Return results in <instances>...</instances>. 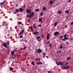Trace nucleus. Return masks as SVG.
I'll use <instances>...</instances> for the list:
<instances>
[{"instance_id": "nucleus-1", "label": "nucleus", "mask_w": 73, "mask_h": 73, "mask_svg": "<svg viewBox=\"0 0 73 73\" xmlns=\"http://www.w3.org/2000/svg\"><path fill=\"white\" fill-rule=\"evenodd\" d=\"M3 23V26L5 27L4 32L5 33H7L8 31V23L6 22H4Z\"/></svg>"}, {"instance_id": "nucleus-2", "label": "nucleus", "mask_w": 73, "mask_h": 73, "mask_svg": "<svg viewBox=\"0 0 73 73\" xmlns=\"http://www.w3.org/2000/svg\"><path fill=\"white\" fill-rule=\"evenodd\" d=\"M34 14H35V13H33V12H32L31 13H30L29 16V18H31V17L34 15Z\"/></svg>"}, {"instance_id": "nucleus-3", "label": "nucleus", "mask_w": 73, "mask_h": 73, "mask_svg": "<svg viewBox=\"0 0 73 73\" xmlns=\"http://www.w3.org/2000/svg\"><path fill=\"white\" fill-rule=\"evenodd\" d=\"M24 32V29H23L21 31L19 34V35H23V33Z\"/></svg>"}, {"instance_id": "nucleus-4", "label": "nucleus", "mask_w": 73, "mask_h": 73, "mask_svg": "<svg viewBox=\"0 0 73 73\" xmlns=\"http://www.w3.org/2000/svg\"><path fill=\"white\" fill-rule=\"evenodd\" d=\"M26 11L27 13H28L29 14V13H30L32 12L31 10H28V9H27L26 10Z\"/></svg>"}, {"instance_id": "nucleus-5", "label": "nucleus", "mask_w": 73, "mask_h": 73, "mask_svg": "<svg viewBox=\"0 0 73 73\" xmlns=\"http://www.w3.org/2000/svg\"><path fill=\"white\" fill-rule=\"evenodd\" d=\"M3 45L6 48H7V43L5 42H4L3 44Z\"/></svg>"}, {"instance_id": "nucleus-6", "label": "nucleus", "mask_w": 73, "mask_h": 73, "mask_svg": "<svg viewBox=\"0 0 73 73\" xmlns=\"http://www.w3.org/2000/svg\"><path fill=\"white\" fill-rule=\"evenodd\" d=\"M19 10L20 12H22L23 11V9L22 8H19Z\"/></svg>"}, {"instance_id": "nucleus-7", "label": "nucleus", "mask_w": 73, "mask_h": 73, "mask_svg": "<svg viewBox=\"0 0 73 73\" xmlns=\"http://www.w3.org/2000/svg\"><path fill=\"white\" fill-rule=\"evenodd\" d=\"M59 34V32H55L54 33V35H58Z\"/></svg>"}, {"instance_id": "nucleus-8", "label": "nucleus", "mask_w": 73, "mask_h": 73, "mask_svg": "<svg viewBox=\"0 0 73 73\" xmlns=\"http://www.w3.org/2000/svg\"><path fill=\"white\" fill-rule=\"evenodd\" d=\"M41 51H42V50H40V49L39 48L38 50L37 53H40H40H41Z\"/></svg>"}, {"instance_id": "nucleus-9", "label": "nucleus", "mask_w": 73, "mask_h": 73, "mask_svg": "<svg viewBox=\"0 0 73 73\" xmlns=\"http://www.w3.org/2000/svg\"><path fill=\"white\" fill-rule=\"evenodd\" d=\"M47 36H46L47 40H48L49 39V36H50L49 34V33H48L47 34Z\"/></svg>"}, {"instance_id": "nucleus-10", "label": "nucleus", "mask_w": 73, "mask_h": 73, "mask_svg": "<svg viewBox=\"0 0 73 73\" xmlns=\"http://www.w3.org/2000/svg\"><path fill=\"white\" fill-rule=\"evenodd\" d=\"M46 9L45 8V7H43L42 8V11H46Z\"/></svg>"}, {"instance_id": "nucleus-11", "label": "nucleus", "mask_w": 73, "mask_h": 73, "mask_svg": "<svg viewBox=\"0 0 73 73\" xmlns=\"http://www.w3.org/2000/svg\"><path fill=\"white\" fill-rule=\"evenodd\" d=\"M53 2L52 1H50V5H52V4H53Z\"/></svg>"}, {"instance_id": "nucleus-12", "label": "nucleus", "mask_w": 73, "mask_h": 73, "mask_svg": "<svg viewBox=\"0 0 73 73\" xmlns=\"http://www.w3.org/2000/svg\"><path fill=\"white\" fill-rule=\"evenodd\" d=\"M36 64H37V65H41V64H42V63H41V62H39L38 63H36Z\"/></svg>"}, {"instance_id": "nucleus-13", "label": "nucleus", "mask_w": 73, "mask_h": 73, "mask_svg": "<svg viewBox=\"0 0 73 73\" xmlns=\"http://www.w3.org/2000/svg\"><path fill=\"white\" fill-rule=\"evenodd\" d=\"M72 58V57H68L67 58V60L68 61H69L70 60V59Z\"/></svg>"}, {"instance_id": "nucleus-14", "label": "nucleus", "mask_w": 73, "mask_h": 73, "mask_svg": "<svg viewBox=\"0 0 73 73\" xmlns=\"http://www.w3.org/2000/svg\"><path fill=\"white\" fill-rule=\"evenodd\" d=\"M57 13H58V14H60L61 13V11H59L57 12Z\"/></svg>"}, {"instance_id": "nucleus-15", "label": "nucleus", "mask_w": 73, "mask_h": 73, "mask_svg": "<svg viewBox=\"0 0 73 73\" xmlns=\"http://www.w3.org/2000/svg\"><path fill=\"white\" fill-rule=\"evenodd\" d=\"M39 12V9H36L35 10V12Z\"/></svg>"}, {"instance_id": "nucleus-16", "label": "nucleus", "mask_w": 73, "mask_h": 73, "mask_svg": "<svg viewBox=\"0 0 73 73\" xmlns=\"http://www.w3.org/2000/svg\"><path fill=\"white\" fill-rule=\"evenodd\" d=\"M42 18H40L39 20V22H41V21H42Z\"/></svg>"}, {"instance_id": "nucleus-17", "label": "nucleus", "mask_w": 73, "mask_h": 73, "mask_svg": "<svg viewBox=\"0 0 73 73\" xmlns=\"http://www.w3.org/2000/svg\"><path fill=\"white\" fill-rule=\"evenodd\" d=\"M11 54H12V55H14V54H15V52H13V51H11Z\"/></svg>"}, {"instance_id": "nucleus-18", "label": "nucleus", "mask_w": 73, "mask_h": 73, "mask_svg": "<svg viewBox=\"0 0 73 73\" xmlns=\"http://www.w3.org/2000/svg\"><path fill=\"white\" fill-rule=\"evenodd\" d=\"M33 26L34 27V28H36V24H34L33 25Z\"/></svg>"}, {"instance_id": "nucleus-19", "label": "nucleus", "mask_w": 73, "mask_h": 73, "mask_svg": "<svg viewBox=\"0 0 73 73\" xmlns=\"http://www.w3.org/2000/svg\"><path fill=\"white\" fill-rule=\"evenodd\" d=\"M57 22H56L54 24V26H56L57 25Z\"/></svg>"}, {"instance_id": "nucleus-20", "label": "nucleus", "mask_w": 73, "mask_h": 73, "mask_svg": "<svg viewBox=\"0 0 73 73\" xmlns=\"http://www.w3.org/2000/svg\"><path fill=\"white\" fill-rule=\"evenodd\" d=\"M16 12H17V13H18L19 12V10L18 9H17L16 10Z\"/></svg>"}, {"instance_id": "nucleus-21", "label": "nucleus", "mask_w": 73, "mask_h": 73, "mask_svg": "<svg viewBox=\"0 0 73 73\" xmlns=\"http://www.w3.org/2000/svg\"><path fill=\"white\" fill-rule=\"evenodd\" d=\"M36 60H37L38 61V60H40V58H36Z\"/></svg>"}, {"instance_id": "nucleus-22", "label": "nucleus", "mask_w": 73, "mask_h": 73, "mask_svg": "<svg viewBox=\"0 0 73 73\" xmlns=\"http://www.w3.org/2000/svg\"><path fill=\"white\" fill-rule=\"evenodd\" d=\"M69 12V10L66 11H65V13H68Z\"/></svg>"}, {"instance_id": "nucleus-23", "label": "nucleus", "mask_w": 73, "mask_h": 73, "mask_svg": "<svg viewBox=\"0 0 73 73\" xmlns=\"http://www.w3.org/2000/svg\"><path fill=\"white\" fill-rule=\"evenodd\" d=\"M33 26H31V27H29V29H31V30H32V27H33Z\"/></svg>"}, {"instance_id": "nucleus-24", "label": "nucleus", "mask_w": 73, "mask_h": 73, "mask_svg": "<svg viewBox=\"0 0 73 73\" xmlns=\"http://www.w3.org/2000/svg\"><path fill=\"white\" fill-rule=\"evenodd\" d=\"M31 64L33 65H35V63L33 61L31 62Z\"/></svg>"}, {"instance_id": "nucleus-25", "label": "nucleus", "mask_w": 73, "mask_h": 73, "mask_svg": "<svg viewBox=\"0 0 73 73\" xmlns=\"http://www.w3.org/2000/svg\"><path fill=\"white\" fill-rule=\"evenodd\" d=\"M60 49H62V48H63V47H62V45H61L60 46Z\"/></svg>"}, {"instance_id": "nucleus-26", "label": "nucleus", "mask_w": 73, "mask_h": 73, "mask_svg": "<svg viewBox=\"0 0 73 73\" xmlns=\"http://www.w3.org/2000/svg\"><path fill=\"white\" fill-rule=\"evenodd\" d=\"M69 68V67L68 66H67L66 67V69H68Z\"/></svg>"}, {"instance_id": "nucleus-27", "label": "nucleus", "mask_w": 73, "mask_h": 73, "mask_svg": "<svg viewBox=\"0 0 73 73\" xmlns=\"http://www.w3.org/2000/svg\"><path fill=\"white\" fill-rule=\"evenodd\" d=\"M35 34L36 35V34H38V35L39 33L37 31H35Z\"/></svg>"}, {"instance_id": "nucleus-28", "label": "nucleus", "mask_w": 73, "mask_h": 73, "mask_svg": "<svg viewBox=\"0 0 73 73\" xmlns=\"http://www.w3.org/2000/svg\"><path fill=\"white\" fill-rule=\"evenodd\" d=\"M40 36H38L36 38V39H39V38H40Z\"/></svg>"}, {"instance_id": "nucleus-29", "label": "nucleus", "mask_w": 73, "mask_h": 73, "mask_svg": "<svg viewBox=\"0 0 73 73\" xmlns=\"http://www.w3.org/2000/svg\"><path fill=\"white\" fill-rule=\"evenodd\" d=\"M23 37V35H20L19 36V38H22V37Z\"/></svg>"}, {"instance_id": "nucleus-30", "label": "nucleus", "mask_w": 73, "mask_h": 73, "mask_svg": "<svg viewBox=\"0 0 73 73\" xmlns=\"http://www.w3.org/2000/svg\"><path fill=\"white\" fill-rule=\"evenodd\" d=\"M0 5H1V6H3V4L2 3H0Z\"/></svg>"}, {"instance_id": "nucleus-31", "label": "nucleus", "mask_w": 73, "mask_h": 73, "mask_svg": "<svg viewBox=\"0 0 73 73\" xmlns=\"http://www.w3.org/2000/svg\"><path fill=\"white\" fill-rule=\"evenodd\" d=\"M68 35H64V37H67V36H68Z\"/></svg>"}, {"instance_id": "nucleus-32", "label": "nucleus", "mask_w": 73, "mask_h": 73, "mask_svg": "<svg viewBox=\"0 0 73 73\" xmlns=\"http://www.w3.org/2000/svg\"><path fill=\"white\" fill-rule=\"evenodd\" d=\"M46 54V53L45 52H44L43 54V55L44 56H45V55Z\"/></svg>"}, {"instance_id": "nucleus-33", "label": "nucleus", "mask_w": 73, "mask_h": 73, "mask_svg": "<svg viewBox=\"0 0 73 73\" xmlns=\"http://www.w3.org/2000/svg\"><path fill=\"white\" fill-rule=\"evenodd\" d=\"M5 2H6V1H5L4 2H3L2 3L3 4H4V3H5Z\"/></svg>"}, {"instance_id": "nucleus-34", "label": "nucleus", "mask_w": 73, "mask_h": 73, "mask_svg": "<svg viewBox=\"0 0 73 73\" xmlns=\"http://www.w3.org/2000/svg\"><path fill=\"white\" fill-rule=\"evenodd\" d=\"M42 14H43V13L42 12L40 13V15H41V16H43V15H42Z\"/></svg>"}, {"instance_id": "nucleus-35", "label": "nucleus", "mask_w": 73, "mask_h": 73, "mask_svg": "<svg viewBox=\"0 0 73 73\" xmlns=\"http://www.w3.org/2000/svg\"><path fill=\"white\" fill-rule=\"evenodd\" d=\"M12 70H13V68H11L10 69V70L11 71H12Z\"/></svg>"}, {"instance_id": "nucleus-36", "label": "nucleus", "mask_w": 73, "mask_h": 73, "mask_svg": "<svg viewBox=\"0 0 73 73\" xmlns=\"http://www.w3.org/2000/svg\"><path fill=\"white\" fill-rule=\"evenodd\" d=\"M71 1H72L71 0H69L68 3H71Z\"/></svg>"}, {"instance_id": "nucleus-37", "label": "nucleus", "mask_w": 73, "mask_h": 73, "mask_svg": "<svg viewBox=\"0 0 73 73\" xmlns=\"http://www.w3.org/2000/svg\"><path fill=\"white\" fill-rule=\"evenodd\" d=\"M64 38L65 40H66V39H68V37H64Z\"/></svg>"}, {"instance_id": "nucleus-38", "label": "nucleus", "mask_w": 73, "mask_h": 73, "mask_svg": "<svg viewBox=\"0 0 73 73\" xmlns=\"http://www.w3.org/2000/svg\"><path fill=\"white\" fill-rule=\"evenodd\" d=\"M64 62H62V63H61V64H60V65H63V63H64Z\"/></svg>"}, {"instance_id": "nucleus-39", "label": "nucleus", "mask_w": 73, "mask_h": 73, "mask_svg": "<svg viewBox=\"0 0 73 73\" xmlns=\"http://www.w3.org/2000/svg\"><path fill=\"white\" fill-rule=\"evenodd\" d=\"M65 39L64 38L63 39L61 40V41H65Z\"/></svg>"}, {"instance_id": "nucleus-40", "label": "nucleus", "mask_w": 73, "mask_h": 73, "mask_svg": "<svg viewBox=\"0 0 73 73\" xmlns=\"http://www.w3.org/2000/svg\"><path fill=\"white\" fill-rule=\"evenodd\" d=\"M49 46H50V47H52V44H50L49 45Z\"/></svg>"}, {"instance_id": "nucleus-41", "label": "nucleus", "mask_w": 73, "mask_h": 73, "mask_svg": "<svg viewBox=\"0 0 73 73\" xmlns=\"http://www.w3.org/2000/svg\"><path fill=\"white\" fill-rule=\"evenodd\" d=\"M41 35H42V38H43V37H44V35H42V34Z\"/></svg>"}, {"instance_id": "nucleus-42", "label": "nucleus", "mask_w": 73, "mask_h": 73, "mask_svg": "<svg viewBox=\"0 0 73 73\" xmlns=\"http://www.w3.org/2000/svg\"><path fill=\"white\" fill-rule=\"evenodd\" d=\"M62 37H63V36H60V38H62Z\"/></svg>"}, {"instance_id": "nucleus-43", "label": "nucleus", "mask_w": 73, "mask_h": 73, "mask_svg": "<svg viewBox=\"0 0 73 73\" xmlns=\"http://www.w3.org/2000/svg\"><path fill=\"white\" fill-rule=\"evenodd\" d=\"M38 27H41V25H38Z\"/></svg>"}, {"instance_id": "nucleus-44", "label": "nucleus", "mask_w": 73, "mask_h": 73, "mask_svg": "<svg viewBox=\"0 0 73 73\" xmlns=\"http://www.w3.org/2000/svg\"><path fill=\"white\" fill-rule=\"evenodd\" d=\"M25 48H26V47H25L24 48H23V49L24 50H25Z\"/></svg>"}, {"instance_id": "nucleus-45", "label": "nucleus", "mask_w": 73, "mask_h": 73, "mask_svg": "<svg viewBox=\"0 0 73 73\" xmlns=\"http://www.w3.org/2000/svg\"><path fill=\"white\" fill-rule=\"evenodd\" d=\"M25 42H27V43L28 42V41H27V40H25Z\"/></svg>"}, {"instance_id": "nucleus-46", "label": "nucleus", "mask_w": 73, "mask_h": 73, "mask_svg": "<svg viewBox=\"0 0 73 73\" xmlns=\"http://www.w3.org/2000/svg\"><path fill=\"white\" fill-rule=\"evenodd\" d=\"M18 24H21V23H20V22H18Z\"/></svg>"}, {"instance_id": "nucleus-47", "label": "nucleus", "mask_w": 73, "mask_h": 73, "mask_svg": "<svg viewBox=\"0 0 73 73\" xmlns=\"http://www.w3.org/2000/svg\"><path fill=\"white\" fill-rule=\"evenodd\" d=\"M56 64H57V65H59V64L57 63V62H56Z\"/></svg>"}, {"instance_id": "nucleus-48", "label": "nucleus", "mask_w": 73, "mask_h": 73, "mask_svg": "<svg viewBox=\"0 0 73 73\" xmlns=\"http://www.w3.org/2000/svg\"><path fill=\"white\" fill-rule=\"evenodd\" d=\"M63 69H66V67H64V68Z\"/></svg>"}, {"instance_id": "nucleus-49", "label": "nucleus", "mask_w": 73, "mask_h": 73, "mask_svg": "<svg viewBox=\"0 0 73 73\" xmlns=\"http://www.w3.org/2000/svg\"><path fill=\"white\" fill-rule=\"evenodd\" d=\"M73 24V22H72V23H70L71 25H72V24Z\"/></svg>"}, {"instance_id": "nucleus-50", "label": "nucleus", "mask_w": 73, "mask_h": 73, "mask_svg": "<svg viewBox=\"0 0 73 73\" xmlns=\"http://www.w3.org/2000/svg\"><path fill=\"white\" fill-rule=\"evenodd\" d=\"M14 13L15 14H16V13H17L15 11L14 12Z\"/></svg>"}, {"instance_id": "nucleus-51", "label": "nucleus", "mask_w": 73, "mask_h": 73, "mask_svg": "<svg viewBox=\"0 0 73 73\" xmlns=\"http://www.w3.org/2000/svg\"><path fill=\"white\" fill-rule=\"evenodd\" d=\"M61 63V62H59V65H60H60Z\"/></svg>"}, {"instance_id": "nucleus-52", "label": "nucleus", "mask_w": 73, "mask_h": 73, "mask_svg": "<svg viewBox=\"0 0 73 73\" xmlns=\"http://www.w3.org/2000/svg\"><path fill=\"white\" fill-rule=\"evenodd\" d=\"M48 73H52L50 72V71H48Z\"/></svg>"}, {"instance_id": "nucleus-53", "label": "nucleus", "mask_w": 73, "mask_h": 73, "mask_svg": "<svg viewBox=\"0 0 73 73\" xmlns=\"http://www.w3.org/2000/svg\"><path fill=\"white\" fill-rule=\"evenodd\" d=\"M27 17H29V15H27Z\"/></svg>"}, {"instance_id": "nucleus-54", "label": "nucleus", "mask_w": 73, "mask_h": 73, "mask_svg": "<svg viewBox=\"0 0 73 73\" xmlns=\"http://www.w3.org/2000/svg\"><path fill=\"white\" fill-rule=\"evenodd\" d=\"M46 57L47 58H48V56H46Z\"/></svg>"}, {"instance_id": "nucleus-55", "label": "nucleus", "mask_w": 73, "mask_h": 73, "mask_svg": "<svg viewBox=\"0 0 73 73\" xmlns=\"http://www.w3.org/2000/svg\"><path fill=\"white\" fill-rule=\"evenodd\" d=\"M33 33V34H34V35H35V33Z\"/></svg>"}, {"instance_id": "nucleus-56", "label": "nucleus", "mask_w": 73, "mask_h": 73, "mask_svg": "<svg viewBox=\"0 0 73 73\" xmlns=\"http://www.w3.org/2000/svg\"><path fill=\"white\" fill-rule=\"evenodd\" d=\"M7 36H9V34H7Z\"/></svg>"}, {"instance_id": "nucleus-57", "label": "nucleus", "mask_w": 73, "mask_h": 73, "mask_svg": "<svg viewBox=\"0 0 73 73\" xmlns=\"http://www.w3.org/2000/svg\"><path fill=\"white\" fill-rule=\"evenodd\" d=\"M7 44H9V42H7Z\"/></svg>"}, {"instance_id": "nucleus-58", "label": "nucleus", "mask_w": 73, "mask_h": 73, "mask_svg": "<svg viewBox=\"0 0 73 73\" xmlns=\"http://www.w3.org/2000/svg\"><path fill=\"white\" fill-rule=\"evenodd\" d=\"M68 64V63H66L65 65H67Z\"/></svg>"}, {"instance_id": "nucleus-59", "label": "nucleus", "mask_w": 73, "mask_h": 73, "mask_svg": "<svg viewBox=\"0 0 73 73\" xmlns=\"http://www.w3.org/2000/svg\"><path fill=\"white\" fill-rule=\"evenodd\" d=\"M48 44H50V41H49V42H48Z\"/></svg>"}, {"instance_id": "nucleus-60", "label": "nucleus", "mask_w": 73, "mask_h": 73, "mask_svg": "<svg viewBox=\"0 0 73 73\" xmlns=\"http://www.w3.org/2000/svg\"><path fill=\"white\" fill-rule=\"evenodd\" d=\"M20 41H21V42H22V41H21V39L20 40Z\"/></svg>"}, {"instance_id": "nucleus-61", "label": "nucleus", "mask_w": 73, "mask_h": 73, "mask_svg": "<svg viewBox=\"0 0 73 73\" xmlns=\"http://www.w3.org/2000/svg\"><path fill=\"white\" fill-rule=\"evenodd\" d=\"M66 28H67V25L66 26Z\"/></svg>"}, {"instance_id": "nucleus-62", "label": "nucleus", "mask_w": 73, "mask_h": 73, "mask_svg": "<svg viewBox=\"0 0 73 73\" xmlns=\"http://www.w3.org/2000/svg\"><path fill=\"white\" fill-rule=\"evenodd\" d=\"M57 0H54L53 1H56Z\"/></svg>"}, {"instance_id": "nucleus-63", "label": "nucleus", "mask_w": 73, "mask_h": 73, "mask_svg": "<svg viewBox=\"0 0 73 73\" xmlns=\"http://www.w3.org/2000/svg\"><path fill=\"white\" fill-rule=\"evenodd\" d=\"M72 39H73V38H71V40H72Z\"/></svg>"}, {"instance_id": "nucleus-64", "label": "nucleus", "mask_w": 73, "mask_h": 73, "mask_svg": "<svg viewBox=\"0 0 73 73\" xmlns=\"http://www.w3.org/2000/svg\"><path fill=\"white\" fill-rule=\"evenodd\" d=\"M29 21V20L28 19V21Z\"/></svg>"}]
</instances>
